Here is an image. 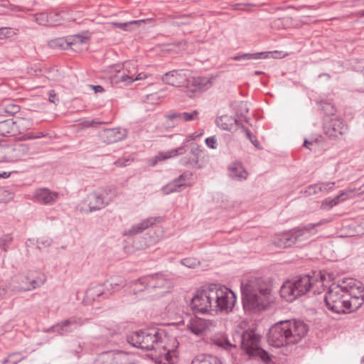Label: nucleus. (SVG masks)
Returning a JSON list of instances; mask_svg holds the SVG:
<instances>
[{
  "label": "nucleus",
  "instance_id": "obj_60",
  "mask_svg": "<svg viewBox=\"0 0 364 364\" xmlns=\"http://www.w3.org/2000/svg\"><path fill=\"white\" fill-rule=\"evenodd\" d=\"M82 350V347L80 344H78L77 348L75 350H72V353L75 355H76L77 358L80 357V353Z\"/></svg>",
  "mask_w": 364,
  "mask_h": 364
},
{
  "label": "nucleus",
  "instance_id": "obj_11",
  "mask_svg": "<svg viewBox=\"0 0 364 364\" xmlns=\"http://www.w3.org/2000/svg\"><path fill=\"white\" fill-rule=\"evenodd\" d=\"M211 284L198 289L190 303L191 309L196 313L204 314L208 310L213 311Z\"/></svg>",
  "mask_w": 364,
  "mask_h": 364
},
{
  "label": "nucleus",
  "instance_id": "obj_48",
  "mask_svg": "<svg viewBox=\"0 0 364 364\" xmlns=\"http://www.w3.org/2000/svg\"><path fill=\"white\" fill-rule=\"evenodd\" d=\"M104 285H106V291L108 293V296L111 295L113 292L118 291L122 287L120 284L112 283L110 279L107 281Z\"/></svg>",
  "mask_w": 364,
  "mask_h": 364
},
{
  "label": "nucleus",
  "instance_id": "obj_34",
  "mask_svg": "<svg viewBox=\"0 0 364 364\" xmlns=\"http://www.w3.org/2000/svg\"><path fill=\"white\" fill-rule=\"evenodd\" d=\"M173 347L171 348H168L166 346L165 348H163L166 352L164 353V359L168 362V364H175L177 361V352L176 349L178 347V343L174 338L173 341Z\"/></svg>",
  "mask_w": 364,
  "mask_h": 364
},
{
  "label": "nucleus",
  "instance_id": "obj_22",
  "mask_svg": "<svg viewBox=\"0 0 364 364\" xmlns=\"http://www.w3.org/2000/svg\"><path fill=\"white\" fill-rule=\"evenodd\" d=\"M208 321L205 319L195 317L189 321L187 327L193 334L201 336L208 328Z\"/></svg>",
  "mask_w": 364,
  "mask_h": 364
},
{
  "label": "nucleus",
  "instance_id": "obj_20",
  "mask_svg": "<svg viewBox=\"0 0 364 364\" xmlns=\"http://www.w3.org/2000/svg\"><path fill=\"white\" fill-rule=\"evenodd\" d=\"M228 171L229 176L235 181L246 180L248 176V172L244 168L242 164L238 161L232 162L228 166Z\"/></svg>",
  "mask_w": 364,
  "mask_h": 364
},
{
  "label": "nucleus",
  "instance_id": "obj_39",
  "mask_svg": "<svg viewBox=\"0 0 364 364\" xmlns=\"http://www.w3.org/2000/svg\"><path fill=\"white\" fill-rule=\"evenodd\" d=\"M48 15V26H56L60 25L63 21L61 14L58 11H47Z\"/></svg>",
  "mask_w": 364,
  "mask_h": 364
},
{
  "label": "nucleus",
  "instance_id": "obj_49",
  "mask_svg": "<svg viewBox=\"0 0 364 364\" xmlns=\"http://www.w3.org/2000/svg\"><path fill=\"white\" fill-rule=\"evenodd\" d=\"M193 176L192 173L189 171H186L181 174L178 178L176 179L180 183H182L183 188H185L187 186V182L189 181Z\"/></svg>",
  "mask_w": 364,
  "mask_h": 364
},
{
  "label": "nucleus",
  "instance_id": "obj_47",
  "mask_svg": "<svg viewBox=\"0 0 364 364\" xmlns=\"http://www.w3.org/2000/svg\"><path fill=\"white\" fill-rule=\"evenodd\" d=\"M181 264L188 268H195L200 264V262L196 258L188 257L181 259Z\"/></svg>",
  "mask_w": 364,
  "mask_h": 364
},
{
  "label": "nucleus",
  "instance_id": "obj_59",
  "mask_svg": "<svg viewBox=\"0 0 364 364\" xmlns=\"http://www.w3.org/2000/svg\"><path fill=\"white\" fill-rule=\"evenodd\" d=\"M110 280L112 282V283H118L120 284L121 287L125 286V280L120 277H112Z\"/></svg>",
  "mask_w": 364,
  "mask_h": 364
},
{
  "label": "nucleus",
  "instance_id": "obj_1",
  "mask_svg": "<svg viewBox=\"0 0 364 364\" xmlns=\"http://www.w3.org/2000/svg\"><path fill=\"white\" fill-rule=\"evenodd\" d=\"M234 343H232L224 334H215L210 338V344L212 346L231 352L237 348V343L241 350L249 356L250 359H258L264 364H270L272 355L261 346L262 336L255 332L254 328L236 331L233 335Z\"/></svg>",
  "mask_w": 364,
  "mask_h": 364
},
{
  "label": "nucleus",
  "instance_id": "obj_6",
  "mask_svg": "<svg viewBox=\"0 0 364 364\" xmlns=\"http://www.w3.org/2000/svg\"><path fill=\"white\" fill-rule=\"evenodd\" d=\"M166 339V331L156 327L141 329L127 336V341L131 346L147 351L165 348Z\"/></svg>",
  "mask_w": 364,
  "mask_h": 364
},
{
  "label": "nucleus",
  "instance_id": "obj_14",
  "mask_svg": "<svg viewBox=\"0 0 364 364\" xmlns=\"http://www.w3.org/2000/svg\"><path fill=\"white\" fill-rule=\"evenodd\" d=\"M87 321V319L82 317L71 316L50 326L46 329L45 332H53L56 333L60 336H64L74 331L77 328L82 326Z\"/></svg>",
  "mask_w": 364,
  "mask_h": 364
},
{
  "label": "nucleus",
  "instance_id": "obj_42",
  "mask_svg": "<svg viewBox=\"0 0 364 364\" xmlns=\"http://www.w3.org/2000/svg\"><path fill=\"white\" fill-rule=\"evenodd\" d=\"M242 129V131L245 134L246 137L250 140V141L257 148L259 147V143L257 139V137L250 132V129L246 128L242 124L240 127Z\"/></svg>",
  "mask_w": 364,
  "mask_h": 364
},
{
  "label": "nucleus",
  "instance_id": "obj_23",
  "mask_svg": "<svg viewBox=\"0 0 364 364\" xmlns=\"http://www.w3.org/2000/svg\"><path fill=\"white\" fill-rule=\"evenodd\" d=\"M86 297L90 300L100 301L108 297V293L105 289L104 284H97L86 291Z\"/></svg>",
  "mask_w": 364,
  "mask_h": 364
},
{
  "label": "nucleus",
  "instance_id": "obj_21",
  "mask_svg": "<svg viewBox=\"0 0 364 364\" xmlns=\"http://www.w3.org/2000/svg\"><path fill=\"white\" fill-rule=\"evenodd\" d=\"M58 193L50 191L48 188H40L36 191L34 198L36 201L44 205H52L58 199Z\"/></svg>",
  "mask_w": 364,
  "mask_h": 364
},
{
  "label": "nucleus",
  "instance_id": "obj_3",
  "mask_svg": "<svg viewBox=\"0 0 364 364\" xmlns=\"http://www.w3.org/2000/svg\"><path fill=\"white\" fill-rule=\"evenodd\" d=\"M309 331L308 326L301 320L280 321L269 330L267 341L269 345L280 348L299 343Z\"/></svg>",
  "mask_w": 364,
  "mask_h": 364
},
{
  "label": "nucleus",
  "instance_id": "obj_63",
  "mask_svg": "<svg viewBox=\"0 0 364 364\" xmlns=\"http://www.w3.org/2000/svg\"><path fill=\"white\" fill-rule=\"evenodd\" d=\"M92 89L95 91V92H102L105 90L101 85H91Z\"/></svg>",
  "mask_w": 364,
  "mask_h": 364
},
{
  "label": "nucleus",
  "instance_id": "obj_57",
  "mask_svg": "<svg viewBox=\"0 0 364 364\" xmlns=\"http://www.w3.org/2000/svg\"><path fill=\"white\" fill-rule=\"evenodd\" d=\"M136 281H137V279L132 282V287H133L132 291L134 294H136L137 292L143 291L145 289H149V288H144V287L142 285H141L140 284H136Z\"/></svg>",
  "mask_w": 364,
  "mask_h": 364
},
{
  "label": "nucleus",
  "instance_id": "obj_44",
  "mask_svg": "<svg viewBox=\"0 0 364 364\" xmlns=\"http://www.w3.org/2000/svg\"><path fill=\"white\" fill-rule=\"evenodd\" d=\"M165 117L167 120L172 122V127L178 124L180 122H183L181 119V112H172L168 114H166Z\"/></svg>",
  "mask_w": 364,
  "mask_h": 364
},
{
  "label": "nucleus",
  "instance_id": "obj_29",
  "mask_svg": "<svg viewBox=\"0 0 364 364\" xmlns=\"http://www.w3.org/2000/svg\"><path fill=\"white\" fill-rule=\"evenodd\" d=\"M191 364H223V363L216 356L209 354H199L194 357Z\"/></svg>",
  "mask_w": 364,
  "mask_h": 364
},
{
  "label": "nucleus",
  "instance_id": "obj_28",
  "mask_svg": "<svg viewBox=\"0 0 364 364\" xmlns=\"http://www.w3.org/2000/svg\"><path fill=\"white\" fill-rule=\"evenodd\" d=\"M133 82V75H130L124 73L120 72H118V73L113 76L111 79L112 84L119 87L128 86L131 85Z\"/></svg>",
  "mask_w": 364,
  "mask_h": 364
},
{
  "label": "nucleus",
  "instance_id": "obj_19",
  "mask_svg": "<svg viewBox=\"0 0 364 364\" xmlns=\"http://www.w3.org/2000/svg\"><path fill=\"white\" fill-rule=\"evenodd\" d=\"M161 217L148 218L137 224L133 225L129 230L124 231V235H138L155 223L161 222Z\"/></svg>",
  "mask_w": 364,
  "mask_h": 364
},
{
  "label": "nucleus",
  "instance_id": "obj_9",
  "mask_svg": "<svg viewBox=\"0 0 364 364\" xmlns=\"http://www.w3.org/2000/svg\"><path fill=\"white\" fill-rule=\"evenodd\" d=\"M212 300H213V311H231L236 302L235 293L226 287L218 284H211Z\"/></svg>",
  "mask_w": 364,
  "mask_h": 364
},
{
  "label": "nucleus",
  "instance_id": "obj_50",
  "mask_svg": "<svg viewBox=\"0 0 364 364\" xmlns=\"http://www.w3.org/2000/svg\"><path fill=\"white\" fill-rule=\"evenodd\" d=\"M1 31L3 32V38H8L16 36L18 31L16 28H8V27H1Z\"/></svg>",
  "mask_w": 364,
  "mask_h": 364
},
{
  "label": "nucleus",
  "instance_id": "obj_17",
  "mask_svg": "<svg viewBox=\"0 0 364 364\" xmlns=\"http://www.w3.org/2000/svg\"><path fill=\"white\" fill-rule=\"evenodd\" d=\"M215 124L220 129L232 132L237 131L242 124L237 118L228 114L218 117Z\"/></svg>",
  "mask_w": 364,
  "mask_h": 364
},
{
  "label": "nucleus",
  "instance_id": "obj_16",
  "mask_svg": "<svg viewBox=\"0 0 364 364\" xmlns=\"http://www.w3.org/2000/svg\"><path fill=\"white\" fill-rule=\"evenodd\" d=\"M201 151L200 145L196 143H191L189 154L181 159L180 164L186 167L201 168V166L198 164L199 154Z\"/></svg>",
  "mask_w": 364,
  "mask_h": 364
},
{
  "label": "nucleus",
  "instance_id": "obj_41",
  "mask_svg": "<svg viewBox=\"0 0 364 364\" xmlns=\"http://www.w3.org/2000/svg\"><path fill=\"white\" fill-rule=\"evenodd\" d=\"M249 112V107L247 102H240L237 105L236 111L237 119L240 117H245L247 114Z\"/></svg>",
  "mask_w": 364,
  "mask_h": 364
},
{
  "label": "nucleus",
  "instance_id": "obj_12",
  "mask_svg": "<svg viewBox=\"0 0 364 364\" xmlns=\"http://www.w3.org/2000/svg\"><path fill=\"white\" fill-rule=\"evenodd\" d=\"M136 284H140L144 288H149V289H159L158 294L160 296L168 291L172 287L171 282L161 273L141 277L137 279Z\"/></svg>",
  "mask_w": 364,
  "mask_h": 364
},
{
  "label": "nucleus",
  "instance_id": "obj_56",
  "mask_svg": "<svg viewBox=\"0 0 364 364\" xmlns=\"http://www.w3.org/2000/svg\"><path fill=\"white\" fill-rule=\"evenodd\" d=\"M9 291H11L10 289L8 288V284L5 287H0V299H6L7 297H10L11 294Z\"/></svg>",
  "mask_w": 364,
  "mask_h": 364
},
{
  "label": "nucleus",
  "instance_id": "obj_54",
  "mask_svg": "<svg viewBox=\"0 0 364 364\" xmlns=\"http://www.w3.org/2000/svg\"><path fill=\"white\" fill-rule=\"evenodd\" d=\"M205 143L206 146L210 149H215L217 148L218 143L215 136L206 138L205 139Z\"/></svg>",
  "mask_w": 364,
  "mask_h": 364
},
{
  "label": "nucleus",
  "instance_id": "obj_2",
  "mask_svg": "<svg viewBox=\"0 0 364 364\" xmlns=\"http://www.w3.org/2000/svg\"><path fill=\"white\" fill-rule=\"evenodd\" d=\"M240 289L245 311L265 310L272 301L271 284L262 277H251L242 281Z\"/></svg>",
  "mask_w": 364,
  "mask_h": 364
},
{
  "label": "nucleus",
  "instance_id": "obj_13",
  "mask_svg": "<svg viewBox=\"0 0 364 364\" xmlns=\"http://www.w3.org/2000/svg\"><path fill=\"white\" fill-rule=\"evenodd\" d=\"M323 121L324 134L330 139H338L348 131L347 124L339 117L323 118Z\"/></svg>",
  "mask_w": 364,
  "mask_h": 364
},
{
  "label": "nucleus",
  "instance_id": "obj_8",
  "mask_svg": "<svg viewBox=\"0 0 364 364\" xmlns=\"http://www.w3.org/2000/svg\"><path fill=\"white\" fill-rule=\"evenodd\" d=\"M46 282L44 275L36 272L28 271L26 274H19L13 277L8 284L11 291H28L35 289Z\"/></svg>",
  "mask_w": 364,
  "mask_h": 364
},
{
  "label": "nucleus",
  "instance_id": "obj_10",
  "mask_svg": "<svg viewBox=\"0 0 364 364\" xmlns=\"http://www.w3.org/2000/svg\"><path fill=\"white\" fill-rule=\"evenodd\" d=\"M309 239L307 229L303 225H299L287 232H284L275 235L273 243L280 248L291 247L297 242H303Z\"/></svg>",
  "mask_w": 364,
  "mask_h": 364
},
{
  "label": "nucleus",
  "instance_id": "obj_25",
  "mask_svg": "<svg viewBox=\"0 0 364 364\" xmlns=\"http://www.w3.org/2000/svg\"><path fill=\"white\" fill-rule=\"evenodd\" d=\"M334 185V182L319 183L309 185L305 188L304 193L306 196H312L320 192H328V191L333 189Z\"/></svg>",
  "mask_w": 364,
  "mask_h": 364
},
{
  "label": "nucleus",
  "instance_id": "obj_36",
  "mask_svg": "<svg viewBox=\"0 0 364 364\" xmlns=\"http://www.w3.org/2000/svg\"><path fill=\"white\" fill-rule=\"evenodd\" d=\"M182 188H183L182 183H180L175 178L166 186H163L161 191L164 194L168 195L173 193L180 192L182 190Z\"/></svg>",
  "mask_w": 364,
  "mask_h": 364
},
{
  "label": "nucleus",
  "instance_id": "obj_27",
  "mask_svg": "<svg viewBox=\"0 0 364 364\" xmlns=\"http://www.w3.org/2000/svg\"><path fill=\"white\" fill-rule=\"evenodd\" d=\"M358 296L348 299L346 314L357 311L364 303V287H360Z\"/></svg>",
  "mask_w": 364,
  "mask_h": 364
},
{
  "label": "nucleus",
  "instance_id": "obj_38",
  "mask_svg": "<svg viewBox=\"0 0 364 364\" xmlns=\"http://www.w3.org/2000/svg\"><path fill=\"white\" fill-rule=\"evenodd\" d=\"M69 43L67 37L58 38L50 40L48 42V46L53 49L67 50L69 48Z\"/></svg>",
  "mask_w": 364,
  "mask_h": 364
},
{
  "label": "nucleus",
  "instance_id": "obj_58",
  "mask_svg": "<svg viewBox=\"0 0 364 364\" xmlns=\"http://www.w3.org/2000/svg\"><path fill=\"white\" fill-rule=\"evenodd\" d=\"M48 100L52 103H55L56 101H58V97L53 90L48 92Z\"/></svg>",
  "mask_w": 364,
  "mask_h": 364
},
{
  "label": "nucleus",
  "instance_id": "obj_43",
  "mask_svg": "<svg viewBox=\"0 0 364 364\" xmlns=\"http://www.w3.org/2000/svg\"><path fill=\"white\" fill-rule=\"evenodd\" d=\"M1 109H3L4 112L9 115L12 116L20 111V107L16 104L9 102L5 105L4 107L1 108Z\"/></svg>",
  "mask_w": 364,
  "mask_h": 364
},
{
  "label": "nucleus",
  "instance_id": "obj_55",
  "mask_svg": "<svg viewBox=\"0 0 364 364\" xmlns=\"http://www.w3.org/2000/svg\"><path fill=\"white\" fill-rule=\"evenodd\" d=\"M132 161H133V159H130L129 158H121L117 159L114 162V164L119 167H124L129 166Z\"/></svg>",
  "mask_w": 364,
  "mask_h": 364
},
{
  "label": "nucleus",
  "instance_id": "obj_35",
  "mask_svg": "<svg viewBox=\"0 0 364 364\" xmlns=\"http://www.w3.org/2000/svg\"><path fill=\"white\" fill-rule=\"evenodd\" d=\"M92 364H115L114 354L112 351H105L99 354Z\"/></svg>",
  "mask_w": 364,
  "mask_h": 364
},
{
  "label": "nucleus",
  "instance_id": "obj_30",
  "mask_svg": "<svg viewBox=\"0 0 364 364\" xmlns=\"http://www.w3.org/2000/svg\"><path fill=\"white\" fill-rule=\"evenodd\" d=\"M188 140L183 142L182 145L176 149L169 150L165 153H159L156 158L159 160H165L171 157L182 155L186 152V148L187 147V143Z\"/></svg>",
  "mask_w": 364,
  "mask_h": 364
},
{
  "label": "nucleus",
  "instance_id": "obj_53",
  "mask_svg": "<svg viewBox=\"0 0 364 364\" xmlns=\"http://www.w3.org/2000/svg\"><path fill=\"white\" fill-rule=\"evenodd\" d=\"M12 241V237L10 235H5L3 237H1L0 241V246L1 248L6 251L7 245L10 244Z\"/></svg>",
  "mask_w": 364,
  "mask_h": 364
},
{
  "label": "nucleus",
  "instance_id": "obj_37",
  "mask_svg": "<svg viewBox=\"0 0 364 364\" xmlns=\"http://www.w3.org/2000/svg\"><path fill=\"white\" fill-rule=\"evenodd\" d=\"M333 220L332 218L322 219L319 222L316 223H309L306 225H302L304 228L307 229L309 239L314 235L317 233L316 228L324 224L328 223Z\"/></svg>",
  "mask_w": 364,
  "mask_h": 364
},
{
  "label": "nucleus",
  "instance_id": "obj_40",
  "mask_svg": "<svg viewBox=\"0 0 364 364\" xmlns=\"http://www.w3.org/2000/svg\"><path fill=\"white\" fill-rule=\"evenodd\" d=\"M67 38L68 42L70 43L69 48H71L73 46H75L77 44L87 43L89 40V37L83 34H76L67 36Z\"/></svg>",
  "mask_w": 364,
  "mask_h": 364
},
{
  "label": "nucleus",
  "instance_id": "obj_45",
  "mask_svg": "<svg viewBox=\"0 0 364 364\" xmlns=\"http://www.w3.org/2000/svg\"><path fill=\"white\" fill-rule=\"evenodd\" d=\"M199 112L193 110L191 112H181V119L183 122H191L198 119Z\"/></svg>",
  "mask_w": 364,
  "mask_h": 364
},
{
  "label": "nucleus",
  "instance_id": "obj_46",
  "mask_svg": "<svg viewBox=\"0 0 364 364\" xmlns=\"http://www.w3.org/2000/svg\"><path fill=\"white\" fill-rule=\"evenodd\" d=\"M35 21L41 26H48L47 11L37 13L34 15Z\"/></svg>",
  "mask_w": 364,
  "mask_h": 364
},
{
  "label": "nucleus",
  "instance_id": "obj_24",
  "mask_svg": "<svg viewBox=\"0 0 364 364\" xmlns=\"http://www.w3.org/2000/svg\"><path fill=\"white\" fill-rule=\"evenodd\" d=\"M17 121H14V119H7L0 121V136H6L16 134L18 131Z\"/></svg>",
  "mask_w": 364,
  "mask_h": 364
},
{
  "label": "nucleus",
  "instance_id": "obj_18",
  "mask_svg": "<svg viewBox=\"0 0 364 364\" xmlns=\"http://www.w3.org/2000/svg\"><path fill=\"white\" fill-rule=\"evenodd\" d=\"M100 139L107 144L119 141L124 139L125 134L119 128L105 129L99 134Z\"/></svg>",
  "mask_w": 364,
  "mask_h": 364
},
{
  "label": "nucleus",
  "instance_id": "obj_51",
  "mask_svg": "<svg viewBox=\"0 0 364 364\" xmlns=\"http://www.w3.org/2000/svg\"><path fill=\"white\" fill-rule=\"evenodd\" d=\"M51 243L52 240L49 238H40L36 240L37 248L39 250L49 247Z\"/></svg>",
  "mask_w": 364,
  "mask_h": 364
},
{
  "label": "nucleus",
  "instance_id": "obj_5",
  "mask_svg": "<svg viewBox=\"0 0 364 364\" xmlns=\"http://www.w3.org/2000/svg\"><path fill=\"white\" fill-rule=\"evenodd\" d=\"M161 79L166 84L175 87H181L186 84L185 92L190 98L198 96L213 85V80L207 77L187 78L183 70L169 71L165 73Z\"/></svg>",
  "mask_w": 364,
  "mask_h": 364
},
{
  "label": "nucleus",
  "instance_id": "obj_62",
  "mask_svg": "<svg viewBox=\"0 0 364 364\" xmlns=\"http://www.w3.org/2000/svg\"><path fill=\"white\" fill-rule=\"evenodd\" d=\"M146 77H147L146 74H145L144 73H140L135 77L133 76V80H134V81L141 80L146 79Z\"/></svg>",
  "mask_w": 364,
  "mask_h": 364
},
{
  "label": "nucleus",
  "instance_id": "obj_7",
  "mask_svg": "<svg viewBox=\"0 0 364 364\" xmlns=\"http://www.w3.org/2000/svg\"><path fill=\"white\" fill-rule=\"evenodd\" d=\"M344 284L339 280L337 283L331 284L324 296L325 305L328 310L337 314H346L347 311L348 299H350L351 294Z\"/></svg>",
  "mask_w": 364,
  "mask_h": 364
},
{
  "label": "nucleus",
  "instance_id": "obj_26",
  "mask_svg": "<svg viewBox=\"0 0 364 364\" xmlns=\"http://www.w3.org/2000/svg\"><path fill=\"white\" fill-rule=\"evenodd\" d=\"M351 190L348 191H342L341 193L334 197L333 198H328L322 201L321 208L323 210H329L331 208L336 206L339 203L340 201H343L346 199L348 194H352Z\"/></svg>",
  "mask_w": 364,
  "mask_h": 364
},
{
  "label": "nucleus",
  "instance_id": "obj_33",
  "mask_svg": "<svg viewBox=\"0 0 364 364\" xmlns=\"http://www.w3.org/2000/svg\"><path fill=\"white\" fill-rule=\"evenodd\" d=\"M318 109L324 114L323 118L338 117L336 108L333 104L328 101H321L318 103Z\"/></svg>",
  "mask_w": 364,
  "mask_h": 364
},
{
  "label": "nucleus",
  "instance_id": "obj_31",
  "mask_svg": "<svg viewBox=\"0 0 364 364\" xmlns=\"http://www.w3.org/2000/svg\"><path fill=\"white\" fill-rule=\"evenodd\" d=\"M270 52H258L255 53H242L238 54L232 58V60L236 61L240 60H259L266 59L269 58Z\"/></svg>",
  "mask_w": 364,
  "mask_h": 364
},
{
  "label": "nucleus",
  "instance_id": "obj_15",
  "mask_svg": "<svg viewBox=\"0 0 364 364\" xmlns=\"http://www.w3.org/2000/svg\"><path fill=\"white\" fill-rule=\"evenodd\" d=\"M89 212H93L104 208L109 204L107 194L104 192L94 191L87 195Z\"/></svg>",
  "mask_w": 364,
  "mask_h": 364
},
{
  "label": "nucleus",
  "instance_id": "obj_32",
  "mask_svg": "<svg viewBox=\"0 0 364 364\" xmlns=\"http://www.w3.org/2000/svg\"><path fill=\"white\" fill-rule=\"evenodd\" d=\"M342 284H344V287L347 288V293L351 294L350 299L354 298L355 296H358V291H360V287H364L361 283H358L357 285L355 281L351 278H345L341 281Z\"/></svg>",
  "mask_w": 364,
  "mask_h": 364
},
{
  "label": "nucleus",
  "instance_id": "obj_4",
  "mask_svg": "<svg viewBox=\"0 0 364 364\" xmlns=\"http://www.w3.org/2000/svg\"><path fill=\"white\" fill-rule=\"evenodd\" d=\"M330 279L329 274L321 272H313L312 275L300 274L286 281L280 289V296L288 302L307 294L315 287L323 286L326 277Z\"/></svg>",
  "mask_w": 364,
  "mask_h": 364
},
{
  "label": "nucleus",
  "instance_id": "obj_64",
  "mask_svg": "<svg viewBox=\"0 0 364 364\" xmlns=\"http://www.w3.org/2000/svg\"><path fill=\"white\" fill-rule=\"evenodd\" d=\"M11 175V173H8V172H6V171H4L2 173H0V178H7L10 176Z\"/></svg>",
  "mask_w": 364,
  "mask_h": 364
},
{
  "label": "nucleus",
  "instance_id": "obj_61",
  "mask_svg": "<svg viewBox=\"0 0 364 364\" xmlns=\"http://www.w3.org/2000/svg\"><path fill=\"white\" fill-rule=\"evenodd\" d=\"M314 144H316V141H309L307 139H304L303 146L309 149H311L309 146H312Z\"/></svg>",
  "mask_w": 364,
  "mask_h": 364
},
{
  "label": "nucleus",
  "instance_id": "obj_52",
  "mask_svg": "<svg viewBox=\"0 0 364 364\" xmlns=\"http://www.w3.org/2000/svg\"><path fill=\"white\" fill-rule=\"evenodd\" d=\"M136 23H138V21H132L125 22V23H114V25L117 28H121L124 31H129L130 26L132 24H136Z\"/></svg>",
  "mask_w": 364,
  "mask_h": 364
}]
</instances>
